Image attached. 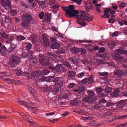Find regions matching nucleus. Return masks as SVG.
<instances>
[{
    "label": "nucleus",
    "mask_w": 127,
    "mask_h": 127,
    "mask_svg": "<svg viewBox=\"0 0 127 127\" xmlns=\"http://www.w3.org/2000/svg\"><path fill=\"white\" fill-rule=\"evenodd\" d=\"M83 101L84 102H88L89 104H95L96 102L95 99H93L89 96H85L82 99Z\"/></svg>",
    "instance_id": "nucleus-7"
},
{
    "label": "nucleus",
    "mask_w": 127,
    "mask_h": 127,
    "mask_svg": "<svg viewBox=\"0 0 127 127\" xmlns=\"http://www.w3.org/2000/svg\"><path fill=\"white\" fill-rule=\"evenodd\" d=\"M10 11L11 13V14L13 16H15V15L17 14V13L16 10L15 9H14L12 8L10 9Z\"/></svg>",
    "instance_id": "nucleus-36"
},
{
    "label": "nucleus",
    "mask_w": 127,
    "mask_h": 127,
    "mask_svg": "<svg viewBox=\"0 0 127 127\" xmlns=\"http://www.w3.org/2000/svg\"><path fill=\"white\" fill-rule=\"evenodd\" d=\"M41 72L40 74L42 75H46L49 72V70L48 69L43 70L42 71H40Z\"/></svg>",
    "instance_id": "nucleus-33"
},
{
    "label": "nucleus",
    "mask_w": 127,
    "mask_h": 127,
    "mask_svg": "<svg viewBox=\"0 0 127 127\" xmlns=\"http://www.w3.org/2000/svg\"><path fill=\"white\" fill-rule=\"evenodd\" d=\"M56 55L53 53L48 52L46 54V56L48 59L50 61L52 60V62H53V60H55L53 58L56 57Z\"/></svg>",
    "instance_id": "nucleus-11"
},
{
    "label": "nucleus",
    "mask_w": 127,
    "mask_h": 127,
    "mask_svg": "<svg viewBox=\"0 0 127 127\" xmlns=\"http://www.w3.org/2000/svg\"><path fill=\"white\" fill-rule=\"evenodd\" d=\"M32 44L30 43H28L26 45L25 48L26 50L27 51H29L32 48Z\"/></svg>",
    "instance_id": "nucleus-45"
},
{
    "label": "nucleus",
    "mask_w": 127,
    "mask_h": 127,
    "mask_svg": "<svg viewBox=\"0 0 127 127\" xmlns=\"http://www.w3.org/2000/svg\"><path fill=\"white\" fill-rule=\"evenodd\" d=\"M78 89L80 92L84 91L85 89V87L83 86H80L78 87Z\"/></svg>",
    "instance_id": "nucleus-54"
},
{
    "label": "nucleus",
    "mask_w": 127,
    "mask_h": 127,
    "mask_svg": "<svg viewBox=\"0 0 127 127\" xmlns=\"http://www.w3.org/2000/svg\"><path fill=\"white\" fill-rule=\"evenodd\" d=\"M17 102L19 103L20 104L22 105H24L25 106H26V102H25L23 100H17Z\"/></svg>",
    "instance_id": "nucleus-51"
},
{
    "label": "nucleus",
    "mask_w": 127,
    "mask_h": 127,
    "mask_svg": "<svg viewBox=\"0 0 127 127\" xmlns=\"http://www.w3.org/2000/svg\"><path fill=\"white\" fill-rule=\"evenodd\" d=\"M41 72L40 71H36L35 72H32L31 73V75L30 76H31V78H32L33 77H38L40 75V73Z\"/></svg>",
    "instance_id": "nucleus-28"
},
{
    "label": "nucleus",
    "mask_w": 127,
    "mask_h": 127,
    "mask_svg": "<svg viewBox=\"0 0 127 127\" xmlns=\"http://www.w3.org/2000/svg\"><path fill=\"white\" fill-rule=\"evenodd\" d=\"M85 72H81L78 73L76 75V77L78 78H81L85 75Z\"/></svg>",
    "instance_id": "nucleus-43"
},
{
    "label": "nucleus",
    "mask_w": 127,
    "mask_h": 127,
    "mask_svg": "<svg viewBox=\"0 0 127 127\" xmlns=\"http://www.w3.org/2000/svg\"><path fill=\"white\" fill-rule=\"evenodd\" d=\"M95 91L97 93H100L102 91H103V89L100 87H97L95 88Z\"/></svg>",
    "instance_id": "nucleus-49"
},
{
    "label": "nucleus",
    "mask_w": 127,
    "mask_h": 127,
    "mask_svg": "<svg viewBox=\"0 0 127 127\" xmlns=\"http://www.w3.org/2000/svg\"><path fill=\"white\" fill-rule=\"evenodd\" d=\"M65 50L63 48H61L58 50V52L60 54L64 53L65 52Z\"/></svg>",
    "instance_id": "nucleus-57"
},
{
    "label": "nucleus",
    "mask_w": 127,
    "mask_h": 127,
    "mask_svg": "<svg viewBox=\"0 0 127 127\" xmlns=\"http://www.w3.org/2000/svg\"><path fill=\"white\" fill-rule=\"evenodd\" d=\"M105 64H107L110 67L111 66H113L114 67H117V66L116 65L114 64L113 62H107Z\"/></svg>",
    "instance_id": "nucleus-46"
},
{
    "label": "nucleus",
    "mask_w": 127,
    "mask_h": 127,
    "mask_svg": "<svg viewBox=\"0 0 127 127\" xmlns=\"http://www.w3.org/2000/svg\"><path fill=\"white\" fill-rule=\"evenodd\" d=\"M93 76L92 75H90L88 79L89 83L91 84L93 83L94 81Z\"/></svg>",
    "instance_id": "nucleus-48"
},
{
    "label": "nucleus",
    "mask_w": 127,
    "mask_h": 127,
    "mask_svg": "<svg viewBox=\"0 0 127 127\" xmlns=\"http://www.w3.org/2000/svg\"><path fill=\"white\" fill-rule=\"evenodd\" d=\"M70 52L72 54H76L80 52V48L77 47H71L70 49Z\"/></svg>",
    "instance_id": "nucleus-15"
},
{
    "label": "nucleus",
    "mask_w": 127,
    "mask_h": 127,
    "mask_svg": "<svg viewBox=\"0 0 127 127\" xmlns=\"http://www.w3.org/2000/svg\"><path fill=\"white\" fill-rule=\"evenodd\" d=\"M117 104L118 106H120V107L122 108L125 105V100H122L117 102Z\"/></svg>",
    "instance_id": "nucleus-29"
},
{
    "label": "nucleus",
    "mask_w": 127,
    "mask_h": 127,
    "mask_svg": "<svg viewBox=\"0 0 127 127\" xmlns=\"http://www.w3.org/2000/svg\"><path fill=\"white\" fill-rule=\"evenodd\" d=\"M76 22L78 24H80L83 26H85L86 25V23L85 22H81L80 21L77 20Z\"/></svg>",
    "instance_id": "nucleus-60"
},
{
    "label": "nucleus",
    "mask_w": 127,
    "mask_h": 127,
    "mask_svg": "<svg viewBox=\"0 0 127 127\" xmlns=\"http://www.w3.org/2000/svg\"><path fill=\"white\" fill-rule=\"evenodd\" d=\"M116 43L114 40H110L108 43V45L110 49H112L116 45Z\"/></svg>",
    "instance_id": "nucleus-25"
},
{
    "label": "nucleus",
    "mask_w": 127,
    "mask_h": 127,
    "mask_svg": "<svg viewBox=\"0 0 127 127\" xmlns=\"http://www.w3.org/2000/svg\"><path fill=\"white\" fill-rule=\"evenodd\" d=\"M7 52L5 46L3 45H2L0 50V52L1 55L2 56H5L7 54Z\"/></svg>",
    "instance_id": "nucleus-13"
},
{
    "label": "nucleus",
    "mask_w": 127,
    "mask_h": 127,
    "mask_svg": "<svg viewBox=\"0 0 127 127\" xmlns=\"http://www.w3.org/2000/svg\"><path fill=\"white\" fill-rule=\"evenodd\" d=\"M67 74L69 78H73L76 75V72L74 71H69L67 72Z\"/></svg>",
    "instance_id": "nucleus-18"
},
{
    "label": "nucleus",
    "mask_w": 127,
    "mask_h": 127,
    "mask_svg": "<svg viewBox=\"0 0 127 127\" xmlns=\"http://www.w3.org/2000/svg\"><path fill=\"white\" fill-rule=\"evenodd\" d=\"M20 61V57L16 56H11L10 58V65L11 67H14L19 64Z\"/></svg>",
    "instance_id": "nucleus-4"
},
{
    "label": "nucleus",
    "mask_w": 127,
    "mask_h": 127,
    "mask_svg": "<svg viewBox=\"0 0 127 127\" xmlns=\"http://www.w3.org/2000/svg\"><path fill=\"white\" fill-rule=\"evenodd\" d=\"M41 89L43 92L46 93L52 91V88L51 86H48V85H46L45 86L42 87Z\"/></svg>",
    "instance_id": "nucleus-12"
},
{
    "label": "nucleus",
    "mask_w": 127,
    "mask_h": 127,
    "mask_svg": "<svg viewBox=\"0 0 127 127\" xmlns=\"http://www.w3.org/2000/svg\"><path fill=\"white\" fill-rule=\"evenodd\" d=\"M87 92L88 95L90 97L93 99H95V92L91 90H88Z\"/></svg>",
    "instance_id": "nucleus-22"
},
{
    "label": "nucleus",
    "mask_w": 127,
    "mask_h": 127,
    "mask_svg": "<svg viewBox=\"0 0 127 127\" xmlns=\"http://www.w3.org/2000/svg\"><path fill=\"white\" fill-rule=\"evenodd\" d=\"M75 85V84L72 83L68 85L67 87L71 89L73 88Z\"/></svg>",
    "instance_id": "nucleus-59"
},
{
    "label": "nucleus",
    "mask_w": 127,
    "mask_h": 127,
    "mask_svg": "<svg viewBox=\"0 0 127 127\" xmlns=\"http://www.w3.org/2000/svg\"><path fill=\"white\" fill-rule=\"evenodd\" d=\"M114 58L117 61L121 63H123L125 61V60H124V58L122 57L118 53L114 56Z\"/></svg>",
    "instance_id": "nucleus-8"
},
{
    "label": "nucleus",
    "mask_w": 127,
    "mask_h": 127,
    "mask_svg": "<svg viewBox=\"0 0 127 127\" xmlns=\"http://www.w3.org/2000/svg\"><path fill=\"white\" fill-rule=\"evenodd\" d=\"M60 80V77H56L54 79H53V82L54 83H57Z\"/></svg>",
    "instance_id": "nucleus-64"
},
{
    "label": "nucleus",
    "mask_w": 127,
    "mask_h": 127,
    "mask_svg": "<svg viewBox=\"0 0 127 127\" xmlns=\"http://www.w3.org/2000/svg\"><path fill=\"white\" fill-rule=\"evenodd\" d=\"M59 88L58 85L55 84L53 85V88L52 89V93L54 95H56L57 93L58 92L59 90Z\"/></svg>",
    "instance_id": "nucleus-20"
},
{
    "label": "nucleus",
    "mask_w": 127,
    "mask_h": 127,
    "mask_svg": "<svg viewBox=\"0 0 127 127\" xmlns=\"http://www.w3.org/2000/svg\"><path fill=\"white\" fill-rule=\"evenodd\" d=\"M108 73L107 72H98V74L100 76H103L104 77H102V79L104 78V77H106L108 75Z\"/></svg>",
    "instance_id": "nucleus-37"
},
{
    "label": "nucleus",
    "mask_w": 127,
    "mask_h": 127,
    "mask_svg": "<svg viewBox=\"0 0 127 127\" xmlns=\"http://www.w3.org/2000/svg\"><path fill=\"white\" fill-rule=\"evenodd\" d=\"M1 3L2 6L6 9L9 8L11 6L10 0H1Z\"/></svg>",
    "instance_id": "nucleus-6"
},
{
    "label": "nucleus",
    "mask_w": 127,
    "mask_h": 127,
    "mask_svg": "<svg viewBox=\"0 0 127 127\" xmlns=\"http://www.w3.org/2000/svg\"><path fill=\"white\" fill-rule=\"evenodd\" d=\"M14 39V37L13 36H11L9 37L7 40L6 41V43H8L11 44L12 41Z\"/></svg>",
    "instance_id": "nucleus-38"
},
{
    "label": "nucleus",
    "mask_w": 127,
    "mask_h": 127,
    "mask_svg": "<svg viewBox=\"0 0 127 127\" xmlns=\"http://www.w3.org/2000/svg\"><path fill=\"white\" fill-rule=\"evenodd\" d=\"M5 21L6 22H11V19L8 16L5 17Z\"/></svg>",
    "instance_id": "nucleus-63"
},
{
    "label": "nucleus",
    "mask_w": 127,
    "mask_h": 127,
    "mask_svg": "<svg viewBox=\"0 0 127 127\" xmlns=\"http://www.w3.org/2000/svg\"><path fill=\"white\" fill-rule=\"evenodd\" d=\"M37 62L38 61L36 59L32 58L30 59V64L31 65L33 66L36 64Z\"/></svg>",
    "instance_id": "nucleus-30"
},
{
    "label": "nucleus",
    "mask_w": 127,
    "mask_h": 127,
    "mask_svg": "<svg viewBox=\"0 0 127 127\" xmlns=\"http://www.w3.org/2000/svg\"><path fill=\"white\" fill-rule=\"evenodd\" d=\"M117 51L118 54H127V50H126L124 48L120 47L119 48L117 49Z\"/></svg>",
    "instance_id": "nucleus-19"
},
{
    "label": "nucleus",
    "mask_w": 127,
    "mask_h": 127,
    "mask_svg": "<svg viewBox=\"0 0 127 127\" xmlns=\"http://www.w3.org/2000/svg\"><path fill=\"white\" fill-rule=\"evenodd\" d=\"M23 75L27 77L29 79H32V78L31 77V76H30L29 72L28 71L24 72L23 73Z\"/></svg>",
    "instance_id": "nucleus-44"
},
{
    "label": "nucleus",
    "mask_w": 127,
    "mask_h": 127,
    "mask_svg": "<svg viewBox=\"0 0 127 127\" xmlns=\"http://www.w3.org/2000/svg\"><path fill=\"white\" fill-rule=\"evenodd\" d=\"M57 63L55 60H53V62H50V61H47L43 62L42 63V65L44 66H47L50 65L54 66Z\"/></svg>",
    "instance_id": "nucleus-9"
},
{
    "label": "nucleus",
    "mask_w": 127,
    "mask_h": 127,
    "mask_svg": "<svg viewBox=\"0 0 127 127\" xmlns=\"http://www.w3.org/2000/svg\"><path fill=\"white\" fill-rule=\"evenodd\" d=\"M98 97H102L107 95H105V93L103 91L102 92L99 93V94H98Z\"/></svg>",
    "instance_id": "nucleus-53"
},
{
    "label": "nucleus",
    "mask_w": 127,
    "mask_h": 127,
    "mask_svg": "<svg viewBox=\"0 0 127 127\" xmlns=\"http://www.w3.org/2000/svg\"><path fill=\"white\" fill-rule=\"evenodd\" d=\"M80 52H81V53L82 55H84L86 52V50L84 49H82L81 48H80Z\"/></svg>",
    "instance_id": "nucleus-62"
},
{
    "label": "nucleus",
    "mask_w": 127,
    "mask_h": 127,
    "mask_svg": "<svg viewBox=\"0 0 127 127\" xmlns=\"http://www.w3.org/2000/svg\"><path fill=\"white\" fill-rule=\"evenodd\" d=\"M51 13H49L46 14L44 17L43 19L44 21L45 22L46 21L47 22H49L51 19Z\"/></svg>",
    "instance_id": "nucleus-17"
},
{
    "label": "nucleus",
    "mask_w": 127,
    "mask_h": 127,
    "mask_svg": "<svg viewBox=\"0 0 127 127\" xmlns=\"http://www.w3.org/2000/svg\"><path fill=\"white\" fill-rule=\"evenodd\" d=\"M32 17L31 15L28 13L24 14L22 17V22L21 24L23 27L24 28L29 27V23L32 20Z\"/></svg>",
    "instance_id": "nucleus-3"
},
{
    "label": "nucleus",
    "mask_w": 127,
    "mask_h": 127,
    "mask_svg": "<svg viewBox=\"0 0 127 127\" xmlns=\"http://www.w3.org/2000/svg\"><path fill=\"white\" fill-rule=\"evenodd\" d=\"M114 105V103L111 101H107L105 107H109Z\"/></svg>",
    "instance_id": "nucleus-52"
},
{
    "label": "nucleus",
    "mask_w": 127,
    "mask_h": 127,
    "mask_svg": "<svg viewBox=\"0 0 127 127\" xmlns=\"http://www.w3.org/2000/svg\"><path fill=\"white\" fill-rule=\"evenodd\" d=\"M62 8L65 11L66 16L68 18H74L78 14V11L74 9L75 8L72 5H69L68 7H63Z\"/></svg>",
    "instance_id": "nucleus-1"
},
{
    "label": "nucleus",
    "mask_w": 127,
    "mask_h": 127,
    "mask_svg": "<svg viewBox=\"0 0 127 127\" xmlns=\"http://www.w3.org/2000/svg\"><path fill=\"white\" fill-rule=\"evenodd\" d=\"M0 36L1 38L3 37L5 39H7L8 37V35L3 32H0Z\"/></svg>",
    "instance_id": "nucleus-32"
},
{
    "label": "nucleus",
    "mask_w": 127,
    "mask_h": 127,
    "mask_svg": "<svg viewBox=\"0 0 127 127\" xmlns=\"http://www.w3.org/2000/svg\"><path fill=\"white\" fill-rule=\"evenodd\" d=\"M104 14L101 16V17L103 18H114L115 17V16L113 15L115 13V11L114 10L107 9L104 11Z\"/></svg>",
    "instance_id": "nucleus-5"
},
{
    "label": "nucleus",
    "mask_w": 127,
    "mask_h": 127,
    "mask_svg": "<svg viewBox=\"0 0 127 127\" xmlns=\"http://www.w3.org/2000/svg\"><path fill=\"white\" fill-rule=\"evenodd\" d=\"M54 78V76H50L46 77V81L49 82L53 81V79Z\"/></svg>",
    "instance_id": "nucleus-41"
},
{
    "label": "nucleus",
    "mask_w": 127,
    "mask_h": 127,
    "mask_svg": "<svg viewBox=\"0 0 127 127\" xmlns=\"http://www.w3.org/2000/svg\"><path fill=\"white\" fill-rule=\"evenodd\" d=\"M119 90L118 89H115L111 94V95L114 97H118L119 95Z\"/></svg>",
    "instance_id": "nucleus-21"
},
{
    "label": "nucleus",
    "mask_w": 127,
    "mask_h": 127,
    "mask_svg": "<svg viewBox=\"0 0 127 127\" xmlns=\"http://www.w3.org/2000/svg\"><path fill=\"white\" fill-rule=\"evenodd\" d=\"M68 61L71 63L74 64H77L78 63L77 60L74 57H70L68 59Z\"/></svg>",
    "instance_id": "nucleus-23"
},
{
    "label": "nucleus",
    "mask_w": 127,
    "mask_h": 127,
    "mask_svg": "<svg viewBox=\"0 0 127 127\" xmlns=\"http://www.w3.org/2000/svg\"><path fill=\"white\" fill-rule=\"evenodd\" d=\"M107 100H105L104 98H102L100 99L99 101V104H102L104 106H105Z\"/></svg>",
    "instance_id": "nucleus-35"
},
{
    "label": "nucleus",
    "mask_w": 127,
    "mask_h": 127,
    "mask_svg": "<svg viewBox=\"0 0 127 127\" xmlns=\"http://www.w3.org/2000/svg\"><path fill=\"white\" fill-rule=\"evenodd\" d=\"M38 58L39 59V61L40 62H43L45 59L44 55L41 54H39Z\"/></svg>",
    "instance_id": "nucleus-39"
},
{
    "label": "nucleus",
    "mask_w": 127,
    "mask_h": 127,
    "mask_svg": "<svg viewBox=\"0 0 127 127\" xmlns=\"http://www.w3.org/2000/svg\"><path fill=\"white\" fill-rule=\"evenodd\" d=\"M60 6V5L58 3H56L52 6V7L54 9H56L59 8Z\"/></svg>",
    "instance_id": "nucleus-61"
},
{
    "label": "nucleus",
    "mask_w": 127,
    "mask_h": 127,
    "mask_svg": "<svg viewBox=\"0 0 127 127\" xmlns=\"http://www.w3.org/2000/svg\"><path fill=\"white\" fill-rule=\"evenodd\" d=\"M103 89L104 90L103 91L105 93V95H107L112 92V88L110 87L105 86Z\"/></svg>",
    "instance_id": "nucleus-14"
},
{
    "label": "nucleus",
    "mask_w": 127,
    "mask_h": 127,
    "mask_svg": "<svg viewBox=\"0 0 127 127\" xmlns=\"http://www.w3.org/2000/svg\"><path fill=\"white\" fill-rule=\"evenodd\" d=\"M43 41V44L44 46L46 47H48L49 45V40L46 37H43L42 38Z\"/></svg>",
    "instance_id": "nucleus-24"
},
{
    "label": "nucleus",
    "mask_w": 127,
    "mask_h": 127,
    "mask_svg": "<svg viewBox=\"0 0 127 127\" xmlns=\"http://www.w3.org/2000/svg\"><path fill=\"white\" fill-rule=\"evenodd\" d=\"M75 112L78 113V114H81L84 115H86V113L85 111L82 110H75L74 111Z\"/></svg>",
    "instance_id": "nucleus-40"
},
{
    "label": "nucleus",
    "mask_w": 127,
    "mask_h": 127,
    "mask_svg": "<svg viewBox=\"0 0 127 127\" xmlns=\"http://www.w3.org/2000/svg\"><path fill=\"white\" fill-rule=\"evenodd\" d=\"M21 58H28V54L26 52L23 53L21 55Z\"/></svg>",
    "instance_id": "nucleus-55"
},
{
    "label": "nucleus",
    "mask_w": 127,
    "mask_h": 127,
    "mask_svg": "<svg viewBox=\"0 0 127 127\" xmlns=\"http://www.w3.org/2000/svg\"><path fill=\"white\" fill-rule=\"evenodd\" d=\"M64 64L65 66L67 67L68 68L70 69H72V67L71 65L68 61H66L64 62Z\"/></svg>",
    "instance_id": "nucleus-34"
},
{
    "label": "nucleus",
    "mask_w": 127,
    "mask_h": 127,
    "mask_svg": "<svg viewBox=\"0 0 127 127\" xmlns=\"http://www.w3.org/2000/svg\"><path fill=\"white\" fill-rule=\"evenodd\" d=\"M123 74V71L120 70H116L113 74V77H115V75L117 76V77H120Z\"/></svg>",
    "instance_id": "nucleus-16"
},
{
    "label": "nucleus",
    "mask_w": 127,
    "mask_h": 127,
    "mask_svg": "<svg viewBox=\"0 0 127 127\" xmlns=\"http://www.w3.org/2000/svg\"><path fill=\"white\" fill-rule=\"evenodd\" d=\"M60 46V45L57 42H55L51 44L50 48L52 49H58Z\"/></svg>",
    "instance_id": "nucleus-26"
},
{
    "label": "nucleus",
    "mask_w": 127,
    "mask_h": 127,
    "mask_svg": "<svg viewBox=\"0 0 127 127\" xmlns=\"http://www.w3.org/2000/svg\"><path fill=\"white\" fill-rule=\"evenodd\" d=\"M64 82L63 81L60 80L57 83L58 86H59V87L60 88V89L61 88V87H62L63 85Z\"/></svg>",
    "instance_id": "nucleus-50"
},
{
    "label": "nucleus",
    "mask_w": 127,
    "mask_h": 127,
    "mask_svg": "<svg viewBox=\"0 0 127 127\" xmlns=\"http://www.w3.org/2000/svg\"><path fill=\"white\" fill-rule=\"evenodd\" d=\"M118 22L121 26H122L124 24L126 25H127V21L126 20L120 19L118 20Z\"/></svg>",
    "instance_id": "nucleus-31"
},
{
    "label": "nucleus",
    "mask_w": 127,
    "mask_h": 127,
    "mask_svg": "<svg viewBox=\"0 0 127 127\" xmlns=\"http://www.w3.org/2000/svg\"><path fill=\"white\" fill-rule=\"evenodd\" d=\"M58 64L57 63L54 66L50 65V66L48 68L49 69L55 72H60V70L58 67Z\"/></svg>",
    "instance_id": "nucleus-10"
},
{
    "label": "nucleus",
    "mask_w": 127,
    "mask_h": 127,
    "mask_svg": "<svg viewBox=\"0 0 127 127\" xmlns=\"http://www.w3.org/2000/svg\"><path fill=\"white\" fill-rule=\"evenodd\" d=\"M76 17V19L78 20H83L85 21L89 22L92 21L93 18V16H90L86 12L80 10L78 11V14H80Z\"/></svg>",
    "instance_id": "nucleus-2"
},
{
    "label": "nucleus",
    "mask_w": 127,
    "mask_h": 127,
    "mask_svg": "<svg viewBox=\"0 0 127 127\" xmlns=\"http://www.w3.org/2000/svg\"><path fill=\"white\" fill-rule=\"evenodd\" d=\"M58 65L59 68L60 70V71H61L63 72H65L67 71V68L65 66H64L63 64H58Z\"/></svg>",
    "instance_id": "nucleus-27"
},
{
    "label": "nucleus",
    "mask_w": 127,
    "mask_h": 127,
    "mask_svg": "<svg viewBox=\"0 0 127 127\" xmlns=\"http://www.w3.org/2000/svg\"><path fill=\"white\" fill-rule=\"evenodd\" d=\"M72 1L76 3L79 5L81 4L82 0H72Z\"/></svg>",
    "instance_id": "nucleus-58"
},
{
    "label": "nucleus",
    "mask_w": 127,
    "mask_h": 127,
    "mask_svg": "<svg viewBox=\"0 0 127 127\" xmlns=\"http://www.w3.org/2000/svg\"><path fill=\"white\" fill-rule=\"evenodd\" d=\"M88 81V78H86L83 79L82 80L81 82V84H86L87 83Z\"/></svg>",
    "instance_id": "nucleus-47"
},
{
    "label": "nucleus",
    "mask_w": 127,
    "mask_h": 127,
    "mask_svg": "<svg viewBox=\"0 0 127 127\" xmlns=\"http://www.w3.org/2000/svg\"><path fill=\"white\" fill-rule=\"evenodd\" d=\"M105 50V49L103 47H99L98 50V52L100 53H103L104 52Z\"/></svg>",
    "instance_id": "nucleus-56"
},
{
    "label": "nucleus",
    "mask_w": 127,
    "mask_h": 127,
    "mask_svg": "<svg viewBox=\"0 0 127 127\" xmlns=\"http://www.w3.org/2000/svg\"><path fill=\"white\" fill-rule=\"evenodd\" d=\"M17 40L19 41L24 40L25 39V38L22 35H17L16 37Z\"/></svg>",
    "instance_id": "nucleus-42"
}]
</instances>
